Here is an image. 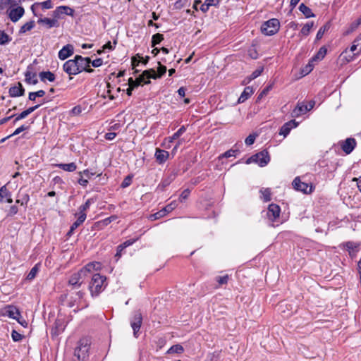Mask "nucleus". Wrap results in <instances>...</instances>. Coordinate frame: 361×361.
<instances>
[{"label": "nucleus", "instance_id": "obj_1", "mask_svg": "<svg viewBox=\"0 0 361 361\" xmlns=\"http://www.w3.org/2000/svg\"><path fill=\"white\" fill-rule=\"evenodd\" d=\"M106 276H102L99 274H94L89 286V290L92 296L98 295L100 292L104 290L106 287L105 281Z\"/></svg>", "mask_w": 361, "mask_h": 361}, {"label": "nucleus", "instance_id": "obj_2", "mask_svg": "<svg viewBox=\"0 0 361 361\" xmlns=\"http://www.w3.org/2000/svg\"><path fill=\"white\" fill-rule=\"evenodd\" d=\"M90 340L87 338H81L75 349L74 355L78 360H84L87 355L90 348Z\"/></svg>", "mask_w": 361, "mask_h": 361}, {"label": "nucleus", "instance_id": "obj_3", "mask_svg": "<svg viewBox=\"0 0 361 361\" xmlns=\"http://www.w3.org/2000/svg\"><path fill=\"white\" fill-rule=\"evenodd\" d=\"M279 26V21L276 18H272L262 25L261 31L265 35L271 36L278 32Z\"/></svg>", "mask_w": 361, "mask_h": 361}, {"label": "nucleus", "instance_id": "obj_4", "mask_svg": "<svg viewBox=\"0 0 361 361\" xmlns=\"http://www.w3.org/2000/svg\"><path fill=\"white\" fill-rule=\"evenodd\" d=\"M269 161L270 157L269 152L267 150H262L248 158L246 161V164L257 163L260 166H264Z\"/></svg>", "mask_w": 361, "mask_h": 361}, {"label": "nucleus", "instance_id": "obj_5", "mask_svg": "<svg viewBox=\"0 0 361 361\" xmlns=\"http://www.w3.org/2000/svg\"><path fill=\"white\" fill-rule=\"evenodd\" d=\"M315 102L310 101L308 104L305 105L303 103H298L296 107L292 111V117H298L300 115L305 114L307 111H310L314 106Z\"/></svg>", "mask_w": 361, "mask_h": 361}, {"label": "nucleus", "instance_id": "obj_6", "mask_svg": "<svg viewBox=\"0 0 361 361\" xmlns=\"http://www.w3.org/2000/svg\"><path fill=\"white\" fill-rule=\"evenodd\" d=\"M63 70L69 75L78 74L79 68L75 61V57L74 59H70L66 61L63 66Z\"/></svg>", "mask_w": 361, "mask_h": 361}, {"label": "nucleus", "instance_id": "obj_7", "mask_svg": "<svg viewBox=\"0 0 361 361\" xmlns=\"http://www.w3.org/2000/svg\"><path fill=\"white\" fill-rule=\"evenodd\" d=\"M150 78L157 79V75L154 69H149L142 72V73L136 80L139 81V84H149L150 83Z\"/></svg>", "mask_w": 361, "mask_h": 361}, {"label": "nucleus", "instance_id": "obj_8", "mask_svg": "<svg viewBox=\"0 0 361 361\" xmlns=\"http://www.w3.org/2000/svg\"><path fill=\"white\" fill-rule=\"evenodd\" d=\"M7 12L11 20L16 23L23 17L25 10L22 6H17L16 8H10Z\"/></svg>", "mask_w": 361, "mask_h": 361}, {"label": "nucleus", "instance_id": "obj_9", "mask_svg": "<svg viewBox=\"0 0 361 361\" xmlns=\"http://www.w3.org/2000/svg\"><path fill=\"white\" fill-rule=\"evenodd\" d=\"M292 185L296 190L302 192L305 194H308L312 192V186H309L307 183L302 182L299 177H296L293 180Z\"/></svg>", "mask_w": 361, "mask_h": 361}, {"label": "nucleus", "instance_id": "obj_10", "mask_svg": "<svg viewBox=\"0 0 361 361\" xmlns=\"http://www.w3.org/2000/svg\"><path fill=\"white\" fill-rule=\"evenodd\" d=\"M142 322V317L140 312H137L134 314L133 319L130 322L131 327L133 330V334L137 337V333L139 331Z\"/></svg>", "mask_w": 361, "mask_h": 361}, {"label": "nucleus", "instance_id": "obj_11", "mask_svg": "<svg viewBox=\"0 0 361 361\" xmlns=\"http://www.w3.org/2000/svg\"><path fill=\"white\" fill-rule=\"evenodd\" d=\"M25 82L28 84L36 85L38 82L37 74L33 71L32 65H29L25 73Z\"/></svg>", "mask_w": 361, "mask_h": 361}, {"label": "nucleus", "instance_id": "obj_12", "mask_svg": "<svg viewBox=\"0 0 361 361\" xmlns=\"http://www.w3.org/2000/svg\"><path fill=\"white\" fill-rule=\"evenodd\" d=\"M75 61L79 68V73L84 70H86V68L90 66L91 59L89 57H82L80 55L75 56Z\"/></svg>", "mask_w": 361, "mask_h": 361}, {"label": "nucleus", "instance_id": "obj_13", "mask_svg": "<svg viewBox=\"0 0 361 361\" xmlns=\"http://www.w3.org/2000/svg\"><path fill=\"white\" fill-rule=\"evenodd\" d=\"M281 209L279 206L276 204H271L268 207L267 216L271 221H274L279 217Z\"/></svg>", "mask_w": 361, "mask_h": 361}, {"label": "nucleus", "instance_id": "obj_14", "mask_svg": "<svg viewBox=\"0 0 361 361\" xmlns=\"http://www.w3.org/2000/svg\"><path fill=\"white\" fill-rule=\"evenodd\" d=\"M341 149L343 151L349 154L355 147L356 141L354 138H347L345 141L341 142Z\"/></svg>", "mask_w": 361, "mask_h": 361}, {"label": "nucleus", "instance_id": "obj_15", "mask_svg": "<svg viewBox=\"0 0 361 361\" xmlns=\"http://www.w3.org/2000/svg\"><path fill=\"white\" fill-rule=\"evenodd\" d=\"M85 276H86V275L80 269L78 272L74 273L71 276V278L69 279L68 283L70 285L73 286L75 288L80 287L82 283V282H80V280Z\"/></svg>", "mask_w": 361, "mask_h": 361}, {"label": "nucleus", "instance_id": "obj_16", "mask_svg": "<svg viewBox=\"0 0 361 361\" xmlns=\"http://www.w3.org/2000/svg\"><path fill=\"white\" fill-rule=\"evenodd\" d=\"M74 48L72 44H67L64 46L59 51V58L61 60H65L68 57L71 56L73 54Z\"/></svg>", "mask_w": 361, "mask_h": 361}, {"label": "nucleus", "instance_id": "obj_17", "mask_svg": "<svg viewBox=\"0 0 361 361\" xmlns=\"http://www.w3.org/2000/svg\"><path fill=\"white\" fill-rule=\"evenodd\" d=\"M3 315L18 320V316L20 315V312L16 307L7 306L3 310Z\"/></svg>", "mask_w": 361, "mask_h": 361}, {"label": "nucleus", "instance_id": "obj_18", "mask_svg": "<svg viewBox=\"0 0 361 361\" xmlns=\"http://www.w3.org/2000/svg\"><path fill=\"white\" fill-rule=\"evenodd\" d=\"M298 123L295 120H291L284 123L280 129V135H283L284 137L288 135L293 128L297 127Z\"/></svg>", "mask_w": 361, "mask_h": 361}, {"label": "nucleus", "instance_id": "obj_19", "mask_svg": "<svg viewBox=\"0 0 361 361\" xmlns=\"http://www.w3.org/2000/svg\"><path fill=\"white\" fill-rule=\"evenodd\" d=\"M25 94V89L20 82L9 89V94L12 97L23 96Z\"/></svg>", "mask_w": 361, "mask_h": 361}, {"label": "nucleus", "instance_id": "obj_20", "mask_svg": "<svg viewBox=\"0 0 361 361\" xmlns=\"http://www.w3.org/2000/svg\"><path fill=\"white\" fill-rule=\"evenodd\" d=\"M41 6L43 9H50L53 7V4L51 0H47L40 3H35L31 6V11L35 16H37L36 10Z\"/></svg>", "mask_w": 361, "mask_h": 361}, {"label": "nucleus", "instance_id": "obj_21", "mask_svg": "<svg viewBox=\"0 0 361 361\" xmlns=\"http://www.w3.org/2000/svg\"><path fill=\"white\" fill-rule=\"evenodd\" d=\"M73 9L71 8L68 6H60L57 7L55 11H54V16L55 18H59L61 14H66L68 16H73Z\"/></svg>", "mask_w": 361, "mask_h": 361}, {"label": "nucleus", "instance_id": "obj_22", "mask_svg": "<svg viewBox=\"0 0 361 361\" xmlns=\"http://www.w3.org/2000/svg\"><path fill=\"white\" fill-rule=\"evenodd\" d=\"M39 24L44 25L47 29L57 27L59 25V23L56 19H51L48 18H39L37 20Z\"/></svg>", "mask_w": 361, "mask_h": 361}, {"label": "nucleus", "instance_id": "obj_23", "mask_svg": "<svg viewBox=\"0 0 361 361\" xmlns=\"http://www.w3.org/2000/svg\"><path fill=\"white\" fill-rule=\"evenodd\" d=\"M65 329L64 322L63 319H57L54 323V326L51 329V334L56 336L63 331Z\"/></svg>", "mask_w": 361, "mask_h": 361}, {"label": "nucleus", "instance_id": "obj_24", "mask_svg": "<svg viewBox=\"0 0 361 361\" xmlns=\"http://www.w3.org/2000/svg\"><path fill=\"white\" fill-rule=\"evenodd\" d=\"M169 153L164 149H157L155 152V157L159 164L164 163L169 158Z\"/></svg>", "mask_w": 361, "mask_h": 361}, {"label": "nucleus", "instance_id": "obj_25", "mask_svg": "<svg viewBox=\"0 0 361 361\" xmlns=\"http://www.w3.org/2000/svg\"><path fill=\"white\" fill-rule=\"evenodd\" d=\"M101 264L99 262H90L86 264L81 270L84 272V274L87 276L88 273H91L92 271H97L100 269Z\"/></svg>", "mask_w": 361, "mask_h": 361}, {"label": "nucleus", "instance_id": "obj_26", "mask_svg": "<svg viewBox=\"0 0 361 361\" xmlns=\"http://www.w3.org/2000/svg\"><path fill=\"white\" fill-rule=\"evenodd\" d=\"M360 54L359 52L356 54H350L348 49H345L344 51L341 53L339 56V59L342 61L343 63H347L352 61L355 56Z\"/></svg>", "mask_w": 361, "mask_h": 361}, {"label": "nucleus", "instance_id": "obj_27", "mask_svg": "<svg viewBox=\"0 0 361 361\" xmlns=\"http://www.w3.org/2000/svg\"><path fill=\"white\" fill-rule=\"evenodd\" d=\"M254 93L253 88L252 87L247 86L246 87L243 92L241 93L240 97L238 98V103H243L245 102L252 94Z\"/></svg>", "mask_w": 361, "mask_h": 361}, {"label": "nucleus", "instance_id": "obj_28", "mask_svg": "<svg viewBox=\"0 0 361 361\" xmlns=\"http://www.w3.org/2000/svg\"><path fill=\"white\" fill-rule=\"evenodd\" d=\"M175 178L174 174H170L167 177L163 178L161 183L158 185L157 188L160 190H164L166 187L169 186Z\"/></svg>", "mask_w": 361, "mask_h": 361}, {"label": "nucleus", "instance_id": "obj_29", "mask_svg": "<svg viewBox=\"0 0 361 361\" xmlns=\"http://www.w3.org/2000/svg\"><path fill=\"white\" fill-rule=\"evenodd\" d=\"M58 168L68 172H73L76 170L77 166L74 162L68 164H58L56 165Z\"/></svg>", "mask_w": 361, "mask_h": 361}, {"label": "nucleus", "instance_id": "obj_30", "mask_svg": "<svg viewBox=\"0 0 361 361\" xmlns=\"http://www.w3.org/2000/svg\"><path fill=\"white\" fill-rule=\"evenodd\" d=\"M39 76L42 82H45L47 80L49 82L55 80V75L50 71H42L39 73Z\"/></svg>", "mask_w": 361, "mask_h": 361}, {"label": "nucleus", "instance_id": "obj_31", "mask_svg": "<svg viewBox=\"0 0 361 361\" xmlns=\"http://www.w3.org/2000/svg\"><path fill=\"white\" fill-rule=\"evenodd\" d=\"M299 10L306 18L314 17V14L312 13V10L304 4H301L299 6Z\"/></svg>", "mask_w": 361, "mask_h": 361}, {"label": "nucleus", "instance_id": "obj_32", "mask_svg": "<svg viewBox=\"0 0 361 361\" xmlns=\"http://www.w3.org/2000/svg\"><path fill=\"white\" fill-rule=\"evenodd\" d=\"M35 24V21L33 20H30L29 22H27L26 23H25L20 29L19 30V33L20 34H23V33H25L27 31H30L32 29L34 28Z\"/></svg>", "mask_w": 361, "mask_h": 361}, {"label": "nucleus", "instance_id": "obj_33", "mask_svg": "<svg viewBox=\"0 0 361 361\" xmlns=\"http://www.w3.org/2000/svg\"><path fill=\"white\" fill-rule=\"evenodd\" d=\"M184 349L183 347L180 344H176L172 345L166 352L167 354H180L183 353Z\"/></svg>", "mask_w": 361, "mask_h": 361}, {"label": "nucleus", "instance_id": "obj_34", "mask_svg": "<svg viewBox=\"0 0 361 361\" xmlns=\"http://www.w3.org/2000/svg\"><path fill=\"white\" fill-rule=\"evenodd\" d=\"M45 95V92L42 90L37 91V92H32L29 93L28 99L31 101H35L36 97H42Z\"/></svg>", "mask_w": 361, "mask_h": 361}, {"label": "nucleus", "instance_id": "obj_35", "mask_svg": "<svg viewBox=\"0 0 361 361\" xmlns=\"http://www.w3.org/2000/svg\"><path fill=\"white\" fill-rule=\"evenodd\" d=\"M186 130V128L183 126H181L177 132H176L171 137H170L169 142H171L173 140L178 139L180 136H181Z\"/></svg>", "mask_w": 361, "mask_h": 361}, {"label": "nucleus", "instance_id": "obj_36", "mask_svg": "<svg viewBox=\"0 0 361 361\" xmlns=\"http://www.w3.org/2000/svg\"><path fill=\"white\" fill-rule=\"evenodd\" d=\"M86 214H80L78 219L72 224V230L76 229L80 226L85 220Z\"/></svg>", "mask_w": 361, "mask_h": 361}, {"label": "nucleus", "instance_id": "obj_37", "mask_svg": "<svg viewBox=\"0 0 361 361\" xmlns=\"http://www.w3.org/2000/svg\"><path fill=\"white\" fill-rule=\"evenodd\" d=\"M313 25H314L313 22H310V23H306L302 27V29L300 30V34H302L304 36H307L310 34V30H311L312 27H313Z\"/></svg>", "mask_w": 361, "mask_h": 361}, {"label": "nucleus", "instance_id": "obj_38", "mask_svg": "<svg viewBox=\"0 0 361 361\" xmlns=\"http://www.w3.org/2000/svg\"><path fill=\"white\" fill-rule=\"evenodd\" d=\"M260 193L262 194L261 198L263 199L264 202H269L271 200V190L269 188L260 190Z\"/></svg>", "mask_w": 361, "mask_h": 361}, {"label": "nucleus", "instance_id": "obj_39", "mask_svg": "<svg viewBox=\"0 0 361 361\" xmlns=\"http://www.w3.org/2000/svg\"><path fill=\"white\" fill-rule=\"evenodd\" d=\"M11 41L10 37L4 31L0 30V44L4 45Z\"/></svg>", "mask_w": 361, "mask_h": 361}, {"label": "nucleus", "instance_id": "obj_40", "mask_svg": "<svg viewBox=\"0 0 361 361\" xmlns=\"http://www.w3.org/2000/svg\"><path fill=\"white\" fill-rule=\"evenodd\" d=\"M39 271V264H35L28 273L26 279L29 281L32 280L36 276L37 272Z\"/></svg>", "mask_w": 361, "mask_h": 361}, {"label": "nucleus", "instance_id": "obj_41", "mask_svg": "<svg viewBox=\"0 0 361 361\" xmlns=\"http://www.w3.org/2000/svg\"><path fill=\"white\" fill-rule=\"evenodd\" d=\"M164 39V35L162 34L157 33L152 37V47H155L159 44Z\"/></svg>", "mask_w": 361, "mask_h": 361}, {"label": "nucleus", "instance_id": "obj_42", "mask_svg": "<svg viewBox=\"0 0 361 361\" xmlns=\"http://www.w3.org/2000/svg\"><path fill=\"white\" fill-rule=\"evenodd\" d=\"M11 193L8 191L6 185L0 188V202H3L4 198H7L11 196Z\"/></svg>", "mask_w": 361, "mask_h": 361}, {"label": "nucleus", "instance_id": "obj_43", "mask_svg": "<svg viewBox=\"0 0 361 361\" xmlns=\"http://www.w3.org/2000/svg\"><path fill=\"white\" fill-rule=\"evenodd\" d=\"M18 197L20 198V205L26 206L30 200V196L27 193L19 192Z\"/></svg>", "mask_w": 361, "mask_h": 361}, {"label": "nucleus", "instance_id": "obj_44", "mask_svg": "<svg viewBox=\"0 0 361 361\" xmlns=\"http://www.w3.org/2000/svg\"><path fill=\"white\" fill-rule=\"evenodd\" d=\"M329 27L330 26L329 23H327L322 26V27H320L316 35L317 39H320L323 37L324 32L329 29Z\"/></svg>", "mask_w": 361, "mask_h": 361}, {"label": "nucleus", "instance_id": "obj_45", "mask_svg": "<svg viewBox=\"0 0 361 361\" xmlns=\"http://www.w3.org/2000/svg\"><path fill=\"white\" fill-rule=\"evenodd\" d=\"M92 199H88L85 203L79 207L80 214H85V211L90 208L92 203Z\"/></svg>", "mask_w": 361, "mask_h": 361}, {"label": "nucleus", "instance_id": "obj_46", "mask_svg": "<svg viewBox=\"0 0 361 361\" xmlns=\"http://www.w3.org/2000/svg\"><path fill=\"white\" fill-rule=\"evenodd\" d=\"M326 54V49L325 47H321L317 52V55L312 58V61L317 59H322Z\"/></svg>", "mask_w": 361, "mask_h": 361}, {"label": "nucleus", "instance_id": "obj_47", "mask_svg": "<svg viewBox=\"0 0 361 361\" xmlns=\"http://www.w3.org/2000/svg\"><path fill=\"white\" fill-rule=\"evenodd\" d=\"M262 71H263V68H257L255 71H253L252 73L250 75V76L249 78V81H247V82H249L250 80H254V79L257 78L258 76H259L262 74Z\"/></svg>", "mask_w": 361, "mask_h": 361}, {"label": "nucleus", "instance_id": "obj_48", "mask_svg": "<svg viewBox=\"0 0 361 361\" xmlns=\"http://www.w3.org/2000/svg\"><path fill=\"white\" fill-rule=\"evenodd\" d=\"M272 87H273V84H271V85H268L267 87H266L259 94V96L257 97V100L261 99L264 96L267 95L268 94V92L272 89Z\"/></svg>", "mask_w": 361, "mask_h": 361}, {"label": "nucleus", "instance_id": "obj_49", "mask_svg": "<svg viewBox=\"0 0 361 361\" xmlns=\"http://www.w3.org/2000/svg\"><path fill=\"white\" fill-rule=\"evenodd\" d=\"M165 215L166 214L164 213V211H163V209H161V210L159 211L158 212H156L155 214L150 215L149 219L153 221V220L160 219Z\"/></svg>", "mask_w": 361, "mask_h": 361}, {"label": "nucleus", "instance_id": "obj_50", "mask_svg": "<svg viewBox=\"0 0 361 361\" xmlns=\"http://www.w3.org/2000/svg\"><path fill=\"white\" fill-rule=\"evenodd\" d=\"M80 176H85L86 179H90L94 175V173L90 171L88 169H85L83 171H80L78 173Z\"/></svg>", "mask_w": 361, "mask_h": 361}, {"label": "nucleus", "instance_id": "obj_51", "mask_svg": "<svg viewBox=\"0 0 361 361\" xmlns=\"http://www.w3.org/2000/svg\"><path fill=\"white\" fill-rule=\"evenodd\" d=\"M176 206H177L176 202H173L171 204H169L167 206H166L163 209V211H164V213L166 214V213H169V212H171L172 210H173L176 207Z\"/></svg>", "mask_w": 361, "mask_h": 361}, {"label": "nucleus", "instance_id": "obj_52", "mask_svg": "<svg viewBox=\"0 0 361 361\" xmlns=\"http://www.w3.org/2000/svg\"><path fill=\"white\" fill-rule=\"evenodd\" d=\"M237 152V150L229 149L221 154L220 157L229 158L231 157H235Z\"/></svg>", "mask_w": 361, "mask_h": 361}, {"label": "nucleus", "instance_id": "obj_53", "mask_svg": "<svg viewBox=\"0 0 361 361\" xmlns=\"http://www.w3.org/2000/svg\"><path fill=\"white\" fill-rule=\"evenodd\" d=\"M158 64L159 66L158 68V73L156 74L157 75V78H160L166 72V67L161 65L160 62H159Z\"/></svg>", "mask_w": 361, "mask_h": 361}, {"label": "nucleus", "instance_id": "obj_54", "mask_svg": "<svg viewBox=\"0 0 361 361\" xmlns=\"http://www.w3.org/2000/svg\"><path fill=\"white\" fill-rule=\"evenodd\" d=\"M11 337L14 341H20L23 338V336L16 330L12 331Z\"/></svg>", "mask_w": 361, "mask_h": 361}, {"label": "nucleus", "instance_id": "obj_55", "mask_svg": "<svg viewBox=\"0 0 361 361\" xmlns=\"http://www.w3.org/2000/svg\"><path fill=\"white\" fill-rule=\"evenodd\" d=\"M190 193V190L189 189H185L184 190L181 194L180 195V197H179V200L180 202H183L185 200H186L189 195Z\"/></svg>", "mask_w": 361, "mask_h": 361}, {"label": "nucleus", "instance_id": "obj_56", "mask_svg": "<svg viewBox=\"0 0 361 361\" xmlns=\"http://www.w3.org/2000/svg\"><path fill=\"white\" fill-rule=\"evenodd\" d=\"M128 85H129V87H132L133 89H135L140 85L139 84V81H137L136 79L133 80L132 78H130L128 79Z\"/></svg>", "mask_w": 361, "mask_h": 361}, {"label": "nucleus", "instance_id": "obj_57", "mask_svg": "<svg viewBox=\"0 0 361 361\" xmlns=\"http://www.w3.org/2000/svg\"><path fill=\"white\" fill-rule=\"evenodd\" d=\"M137 58H141V56L139 54H136L135 56H133L132 58L133 68H135L137 66H138L140 62V59H137Z\"/></svg>", "mask_w": 361, "mask_h": 361}, {"label": "nucleus", "instance_id": "obj_58", "mask_svg": "<svg viewBox=\"0 0 361 361\" xmlns=\"http://www.w3.org/2000/svg\"><path fill=\"white\" fill-rule=\"evenodd\" d=\"M28 128H29V126H25L24 125H22L20 127L16 129V130L12 134H11L10 136H14V135H18L21 132L28 129Z\"/></svg>", "mask_w": 361, "mask_h": 361}, {"label": "nucleus", "instance_id": "obj_59", "mask_svg": "<svg viewBox=\"0 0 361 361\" xmlns=\"http://www.w3.org/2000/svg\"><path fill=\"white\" fill-rule=\"evenodd\" d=\"M18 212V209L16 205H13L10 207L7 216H13L15 214H16Z\"/></svg>", "mask_w": 361, "mask_h": 361}, {"label": "nucleus", "instance_id": "obj_60", "mask_svg": "<svg viewBox=\"0 0 361 361\" xmlns=\"http://www.w3.org/2000/svg\"><path fill=\"white\" fill-rule=\"evenodd\" d=\"M228 275L217 277V281L220 285L226 284L228 283Z\"/></svg>", "mask_w": 361, "mask_h": 361}, {"label": "nucleus", "instance_id": "obj_61", "mask_svg": "<svg viewBox=\"0 0 361 361\" xmlns=\"http://www.w3.org/2000/svg\"><path fill=\"white\" fill-rule=\"evenodd\" d=\"M27 116H28V114H27V113L26 112L25 110L22 111L20 114L17 115L16 117L15 118L14 123H16L17 121L21 120V119H23V118H26Z\"/></svg>", "mask_w": 361, "mask_h": 361}, {"label": "nucleus", "instance_id": "obj_62", "mask_svg": "<svg viewBox=\"0 0 361 361\" xmlns=\"http://www.w3.org/2000/svg\"><path fill=\"white\" fill-rule=\"evenodd\" d=\"M255 140V135H250L246 137L245 142L247 145H251L254 143Z\"/></svg>", "mask_w": 361, "mask_h": 361}, {"label": "nucleus", "instance_id": "obj_63", "mask_svg": "<svg viewBox=\"0 0 361 361\" xmlns=\"http://www.w3.org/2000/svg\"><path fill=\"white\" fill-rule=\"evenodd\" d=\"M345 247L350 251L357 248V245L353 242L348 241L345 243Z\"/></svg>", "mask_w": 361, "mask_h": 361}, {"label": "nucleus", "instance_id": "obj_64", "mask_svg": "<svg viewBox=\"0 0 361 361\" xmlns=\"http://www.w3.org/2000/svg\"><path fill=\"white\" fill-rule=\"evenodd\" d=\"M132 178L130 176H128L126 177V178L123 180V181L121 183L122 188H126L129 186L131 183Z\"/></svg>", "mask_w": 361, "mask_h": 361}]
</instances>
